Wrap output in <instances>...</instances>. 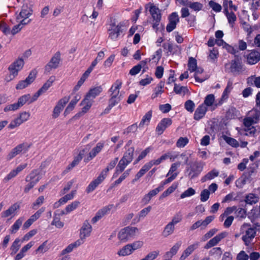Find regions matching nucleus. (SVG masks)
<instances>
[{
    "instance_id": "obj_18",
    "label": "nucleus",
    "mask_w": 260,
    "mask_h": 260,
    "mask_svg": "<svg viewBox=\"0 0 260 260\" xmlns=\"http://www.w3.org/2000/svg\"><path fill=\"white\" fill-rule=\"evenodd\" d=\"M233 89V83L231 81H229L226 88L224 90L221 98L220 99L219 102L215 104V106L221 105L224 101L226 100L229 97V94Z\"/></svg>"
},
{
    "instance_id": "obj_22",
    "label": "nucleus",
    "mask_w": 260,
    "mask_h": 260,
    "mask_svg": "<svg viewBox=\"0 0 260 260\" xmlns=\"http://www.w3.org/2000/svg\"><path fill=\"white\" fill-rule=\"evenodd\" d=\"M93 100L94 99L86 94L85 98L80 104L81 105L84 106L82 108L83 112H87L90 109L94 102Z\"/></svg>"
},
{
    "instance_id": "obj_39",
    "label": "nucleus",
    "mask_w": 260,
    "mask_h": 260,
    "mask_svg": "<svg viewBox=\"0 0 260 260\" xmlns=\"http://www.w3.org/2000/svg\"><path fill=\"white\" fill-rule=\"evenodd\" d=\"M121 81L119 80H116L111 87L109 92L110 93V94L119 93L120 89L121 87Z\"/></svg>"
},
{
    "instance_id": "obj_30",
    "label": "nucleus",
    "mask_w": 260,
    "mask_h": 260,
    "mask_svg": "<svg viewBox=\"0 0 260 260\" xmlns=\"http://www.w3.org/2000/svg\"><path fill=\"white\" fill-rule=\"evenodd\" d=\"M149 11L154 20H157V21H160L161 15L158 8L154 6H151Z\"/></svg>"
},
{
    "instance_id": "obj_1",
    "label": "nucleus",
    "mask_w": 260,
    "mask_h": 260,
    "mask_svg": "<svg viewBox=\"0 0 260 260\" xmlns=\"http://www.w3.org/2000/svg\"><path fill=\"white\" fill-rule=\"evenodd\" d=\"M243 235L242 239L246 246L250 244L256 236V231L254 228H252L251 224L248 223H244L240 228Z\"/></svg>"
},
{
    "instance_id": "obj_56",
    "label": "nucleus",
    "mask_w": 260,
    "mask_h": 260,
    "mask_svg": "<svg viewBox=\"0 0 260 260\" xmlns=\"http://www.w3.org/2000/svg\"><path fill=\"white\" fill-rule=\"evenodd\" d=\"M189 140L186 137H180L176 143V146L179 148H183L188 143Z\"/></svg>"
},
{
    "instance_id": "obj_47",
    "label": "nucleus",
    "mask_w": 260,
    "mask_h": 260,
    "mask_svg": "<svg viewBox=\"0 0 260 260\" xmlns=\"http://www.w3.org/2000/svg\"><path fill=\"white\" fill-rule=\"evenodd\" d=\"M164 87V84L162 83H159L156 88L154 90V92L152 94L151 98L152 99H154L157 97L159 94H161L164 92V90L162 89V88Z\"/></svg>"
},
{
    "instance_id": "obj_64",
    "label": "nucleus",
    "mask_w": 260,
    "mask_h": 260,
    "mask_svg": "<svg viewBox=\"0 0 260 260\" xmlns=\"http://www.w3.org/2000/svg\"><path fill=\"white\" fill-rule=\"evenodd\" d=\"M210 196V191L207 189L203 190L201 192V201L203 202L207 201Z\"/></svg>"
},
{
    "instance_id": "obj_7",
    "label": "nucleus",
    "mask_w": 260,
    "mask_h": 260,
    "mask_svg": "<svg viewBox=\"0 0 260 260\" xmlns=\"http://www.w3.org/2000/svg\"><path fill=\"white\" fill-rule=\"evenodd\" d=\"M61 61V54L59 51L56 52L51 57L50 61L45 67L46 72L49 73L52 70L59 67Z\"/></svg>"
},
{
    "instance_id": "obj_33",
    "label": "nucleus",
    "mask_w": 260,
    "mask_h": 260,
    "mask_svg": "<svg viewBox=\"0 0 260 260\" xmlns=\"http://www.w3.org/2000/svg\"><path fill=\"white\" fill-rule=\"evenodd\" d=\"M152 117V111H149L147 112L145 115L143 117L141 122L139 123V127L141 128L144 125H148Z\"/></svg>"
},
{
    "instance_id": "obj_11",
    "label": "nucleus",
    "mask_w": 260,
    "mask_h": 260,
    "mask_svg": "<svg viewBox=\"0 0 260 260\" xmlns=\"http://www.w3.org/2000/svg\"><path fill=\"white\" fill-rule=\"evenodd\" d=\"M92 231V226L87 220H85L83 225L80 229V239L82 240V244L84 242L85 239L86 237L90 236Z\"/></svg>"
},
{
    "instance_id": "obj_23",
    "label": "nucleus",
    "mask_w": 260,
    "mask_h": 260,
    "mask_svg": "<svg viewBox=\"0 0 260 260\" xmlns=\"http://www.w3.org/2000/svg\"><path fill=\"white\" fill-rule=\"evenodd\" d=\"M151 210L150 206L142 209L139 213V214L133 220L132 223L135 224L139 222L141 219L145 217L150 212Z\"/></svg>"
},
{
    "instance_id": "obj_34",
    "label": "nucleus",
    "mask_w": 260,
    "mask_h": 260,
    "mask_svg": "<svg viewBox=\"0 0 260 260\" xmlns=\"http://www.w3.org/2000/svg\"><path fill=\"white\" fill-rule=\"evenodd\" d=\"M17 21L19 22V23L14 26L12 29L11 30H10V33L13 35L20 31L23 26L28 24V22L26 23L24 20H17Z\"/></svg>"
},
{
    "instance_id": "obj_49",
    "label": "nucleus",
    "mask_w": 260,
    "mask_h": 260,
    "mask_svg": "<svg viewBox=\"0 0 260 260\" xmlns=\"http://www.w3.org/2000/svg\"><path fill=\"white\" fill-rule=\"evenodd\" d=\"M197 68V62L196 59L193 57L189 58L188 63V69L190 72H193L196 70Z\"/></svg>"
},
{
    "instance_id": "obj_55",
    "label": "nucleus",
    "mask_w": 260,
    "mask_h": 260,
    "mask_svg": "<svg viewBox=\"0 0 260 260\" xmlns=\"http://www.w3.org/2000/svg\"><path fill=\"white\" fill-rule=\"evenodd\" d=\"M188 7L194 11H199L202 10L203 6L201 3L199 2H190Z\"/></svg>"
},
{
    "instance_id": "obj_24",
    "label": "nucleus",
    "mask_w": 260,
    "mask_h": 260,
    "mask_svg": "<svg viewBox=\"0 0 260 260\" xmlns=\"http://www.w3.org/2000/svg\"><path fill=\"white\" fill-rule=\"evenodd\" d=\"M260 60V53L257 51H252L247 56L249 64H254Z\"/></svg>"
},
{
    "instance_id": "obj_8",
    "label": "nucleus",
    "mask_w": 260,
    "mask_h": 260,
    "mask_svg": "<svg viewBox=\"0 0 260 260\" xmlns=\"http://www.w3.org/2000/svg\"><path fill=\"white\" fill-rule=\"evenodd\" d=\"M32 9L30 7H29L27 4H24L21 11L16 16V20H24L26 23L28 22V24H29L31 19L28 18L32 15Z\"/></svg>"
},
{
    "instance_id": "obj_32",
    "label": "nucleus",
    "mask_w": 260,
    "mask_h": 260,
    "mask_svg": "<svg viewBox=\"0 0 260 260\" xmlns=\"http://www.w3.org/2000/svg\"><path fill=\"white\" fill-rule=\"evenodd\" d=\"M133 252L130 244H128L120 249L117 252V254L120 256H125L131 254Z\"/></svg>"
},
{
    "instance_id": "obj_20",
    "label": "nucleus",
    "mask_w": 260,
    "mask_h": 260,
    "mask_svg": "<svg viewBox=\"0 0 260 260\" xmlns=\"http://www.w3.org/2000/svg\"><path fill=\"white\" fill-rule=\"evenodd\" d=\"M199 245V242H196L195 243L188 246L183 252L182 255L180 257L179 260H184L198 247Z\"/></svg>"
},
{
    "instance_id": "obj_53",
    "label": "nucleus",
    "mask_w": 260,
    "mask_h": 260,
    "mask_svg": "<svg viewBox=\"0 0 260 260\" xmlns=\"http://www.w3.org/2000/svg\"><path fill=\"white\" fill-rule=\"evenodd\" d=\"M214 101V95L212 94H210L206 96L203 104L206 106H211L213 104Z\"/></svg>"
},
{
    "instance_id": "obj_19",
    "label": "nucleus",
    "mask_w": 260,
    "mask_h": 260,
    "mask_svg": "<svg viewBox=\"0 0 260 260\" xmlns=\"http://www.w3.org/2000/svg\"><path fill=\"white\" fill-rule=\"evenodd\" d=\"M105 177L101 173L96 179L90 182L86 188V191L89 193L94 190L95 188L105 179Z\"/></svg>"
},
{
    "instance_id": "obj_59",
    "label": "nucleus",
    "mask_w": 260,
    "mask_h": 260,
    "mask_svg": "<svg viewBox=\"0 0 260 260\" xmlns=\"http://www.w3.org/2000/svg\"><path fill=\"white\" fill-rule=\"evenodd\" d=\"M195 190L193 189L192 187H189L185 191H184L181 194L180 198L181 199H184L186 197L193 196L195 194Z\"/></svg>"
},
{
    "instance_id": "obj_16",
    "label": "nucleus",
    "mask_w": 260,
    "mask_h": 260,
    "mask_svg": "<svg viewBox=\"0 0 260 260\" xmlns=\"http://www.w3.org/2000/svg\"><path fill=\"white\" fill-rule=\"evenodd\" d=\"M84 150H81L79 152L78 154L74 157L73 161L67 166L66 170L63 171L64 173L68 172L79 164L80 161L83 158V156L84 154Z\"/></svg>"
},
{
    "instance_id": "obj_41",
    "label": "nucleus",
    "mask_w": 260,
    "mask_h": 260,
    "mask_svg": "<svg viewBox=\"0 0 260 260\" xmlns=\"http://www.w3.org/2000/svg\"><path fill=\"white\" fill-rule=\"evenodd\" d=\"M55 77L51 76L47 82L43 85V86L39 90V91L42 93V94L45 93L48 88L52 85L53 82L55 80Z\"/></svg>"
},
{
    "instance_id": "obj_28",
    "label": "nucleus",
    "mask_w": 260,
    "mask_h": 260,
    "mask_svg": "<svg viewBox=\"0 0 260 260\" xmlns=\"http://www.w3.org/2000/svg\"><path fill=\"white\" fill-rule=\"evenodd\" d=\"M20 206L17 204L12 205L7 210L2 213V217L6 218L12 215L16 211L18 210Z\"/></svg>"
},
{
    "instance_id": "obj_5",
    "label": "nucleus",
    "mask_w": 260,
    "mask_h": 260,
    "mask_svg": "<svg viewBox=\"0 0 260 260\" xmlns=\"http://www.w3.org/2000/svg\"><path fill=\"white\" fill-rule=\"evenodd\" d=\"M204 164L201 161H196L190 164L186 169L188 176L190 179L197 177L203 170Z\"/></svg>"
},
{
    "instance_id": "obj_46",
    "label": "nucleus",
    "mask_w": 260,
    "mask_h": 260,
    "mask_svg": "<svg viewBox=\"0 0 260 260\" xmlns=\"http://www.w3.org/2000/svg\"><path fill=\"white\" fill-rule=\"evenodd\" d=\"M20 240L19 238H16L13 242L12 246H11L10 249L11 250V254L13 255L17 253L19 249L21 244L20 243Z\"/></svg>"
},
{
    "instance_id": "obj_42",
    "label": "nucleus",
    "mask_w": 260,
    "mask_h": 260,
    "mask_svg": "<svg viewBox=\"0 0 260 260\" xmlns=\"http://www.w3.org/2000/svg\"><path fill=\"white\" fill-rule=\"evenodd\" d=\"M103 91V88L101 86L94 87L91 88L88 92L87 93L93 99L95 98L96 96L99 95L100 93Z\"/></svg>"
},
{
    "instance_id": "obj_31",
    "label": "nucleus",
    "mask_w": 260,
    "mask_h": 260,
    "mask_svg": "<svg viewBox=\"0 0 260 260\" xmlns=\"http://www.w3.org/2000/svg\"><path fill=\"white\" fill-rule=\"evenodd\" d=\"M151 168L149 167L147 163L145 164L140 170L135 175V178L132 180V182L134 183L135 181L138 180L142 177Z\"/></svg>"
},
{
    "instance_id": "obj_63",
    "label": "nucleus",
    "mask_w": 260,
    "mask_h": 260,
    "mask_svg": "<svg viewBox=\"0 0 260 260\" xmlns=\"http://www.w3.org/2000/svg\"><path fill=\"white\" fill-rule=\"evenodd\" d=\"M80 204V202L79 201H74L72 202L71 204L68 205L66 207V210L67 212H71L73 211L75 209H76Z\"/></svg>"
},
{
    "instance_id": "obj_15",
    "label": "nucleus",
    "mask_w": 260,
    "mask_h": 260,
    "mask_svg": "<svg viewBox=\"0 0 260 260\" xmlns=\"http://www.w3.org/2000/svg\"><path fill=\"white\" fill-rule=\"evenodd\" d=\"M172 123V120L169 118H163L158 124L156 128V132L158 135L162 134L164 131Z\"/></svg>"
},
{
    "instance_id": "obj_2",
    "label": "nucleus",
    "mask_w": 260,
    "mask_h": 260,
    "mask_svg": "<svg viewBox=\"0 0 260 260\" xmlns=\"http://www.w3.org/2000/svg\"><path fill=\"white\" fill-rule=\"evenodd\" d=\"M41 178L42 174L39 170H32L25 178V181L28 183L24 188V192L27 193L39 181Z\"/></svg>"
},
{
    "instance_id": "obj_51",
    "label": "nucleus",
    "mask_w": 260,
    "mask_h": 260,
    "mask_svg": "<svg viewBox=\"0 0 260 260\" xmlns=\"http://www.w3.org/2000/svg\"><path fill=\"white\" fill-rule=\"evenodd\" d=\"M167 155H165V154L161 155L159 158L155 160H151L149 162H147L148 165L150 168H151L154 165H158L162 161L167 159Z\"/></svg>"
},
{
    "instance_id": "obj_54",
    "label": "nucleus",
    "mask_w": 260,
    "mask_h": 260,
    "mask_svg": "<svg viewBox=\"0 0 260 260\" xmlns=\"http://www.w3.org/2000/svg\"><path fill=\"white\" fill-rule=\"evenodd\" d=\"M184 107L187 111L192 113L194 111L195 104L192 101L188 100L185 102Z\"/></svg>"
},
{
    "instance_id": "obj_43",
    "label": "nucleus",
    "mask_w": 260,
    "mask_h": 260,
    "mask_svg": "<svg viewBox=\"0 0 260 260\" xmlns=\"http://www.w3.org/2000/svg\"><path fill=\"white\" fill-rule=\"evenodd\" d=\"M118 158L116 157L113 160L111 161L107 167L104 170H103L101 173L106 177L109 171L110 170L113 169L115 167L118 161Z\"/></svg>"
},
{
    "instance_id": "obj_10",
    "label": "nucleus",
    "mask_w": 260,
    "mask_h": 260,
    "mask_svg": "<svg viewBox=\"0 0 260 260\" xmlns=\"http://www.w3.org/2000/svg\"><path fill=\"white\" fill-rule=\"evenodd\" d=\"M69 96H64L59 100L53 109L52 115L53 118L55 119L59 116L60 112L63 110L66 104L69 101Z\"/></svg>"
},
{
    "instance_id": "obj_45",
    "label": "nucleus",
    "mask_w": 260,
    "mask_h": 260,
    "mask_svg": "<svg viewBox=\"0 0 260 260\" xmlns=\"http://www.w3.org/2000/svg\"><path fill=\"white\" fill-rule=\"evenodd\" d=\"M181 165V162L180 161H176L174 163H173L171 165V167L169 169V171L167 174L166 176L168 177L169 175H174L175 173H178V175L179 174V172H177L178 169L180 167Z\"/></svg>"
},
{
    "instance_id": "obj_35",
    "label": "nucleus",
    "mask_w": 260,
    "mask_h": 260,
    "mask_svg": "<svg viewBox=\"0 0 260 260\" xmlns=\"http://www.w3.org/2000/svg\"><path fill=\"white\" fill-rule=\"evenodd\" d=\"M24 220V218L23 217H20L19 219H18L10 229V232L12 234L16 233L19 229L20 227L22 225Z\"/></svg>"
},
{
    "instance_id": "obj_48",
    "label": "nucleus",
    "mask_w": 260,
    "mask_h": 260,
    "mask_svg": "<svg viewBox=\"0 0 260 260\" xmlns=\"http://www.w3.org/2000/svg\"><path fill=\"white\" fill-rule=\"evenodd\" d=\"M249 117L253 119L255 122H258L259 120L260 111L256 109H253L249 112Z\"/></svg>"
},
{
    "instance_id": "obj_50",
    "label": "nucleus",
    "mask_w": 260,
    "mask_h": 260,
    "mask_svg": "<svg viewBox=\"0 0 260 260\" xmlns=\"http://www.w3.org/2000/svg\"><path fill=\"white\" fill-rule=\"evenodd\" d=\"M224 11L225 12L226 16L228 18L229 23L233 27V23H234L237 18L235 14L233 12L228 13L227 8H224Z\"/></svg>"
},
{
    "instance_id": "obj_57",
    "label": "nucleus",
    "mask_w": 260,
    "mask_h": 260,
    "mask_svg": "<svg viewBox=\"0 0 260 260\" xmlns=\"http://www.w3.org/2000/svg\"><path fill=\"white\" fill-rule=\"evenodd\" d=\"M111 208L109 207H105L102 209L100 210L96 213L95 216L100 219L104 215L108 213Z\"/></svg>"
},
{
    "instance_id": "obj_36",
    "label": "nucleus",
    "mask_w": 260,
    "mask_h": 260,
    "mask_svg": "<svg viewBox=\"0 0 260 260\" xmlns=\"http://www.w3.org/2000/svg\"><path fill=\"white\" fill-rule=\"evenodd\" d=\"M174 91L176 94L181 95H184L189 91L186 86H180L177 84L174 85Z\"/></svg>"
},
{
    "instance_id": "obj_27",
    "label": "nucleus",
    "mask_w": 260,
    "mask_h": 260,
    "mask_svg": "<svg viewBox=\"0 0 260 260\" xmlns=\"http://www.w3.org/2000/svg\"><path fill=\"white\" fill-rule=\"evenodd\" d=\"M82 244V240H77L75 242L69 244L65 249L61 251V255H64L72 251L75 248Z\"/></svg>"
},
{
    "instance_id": "obj_52",
    "label": "nucleus",
    "mask_w": 260,
    "mask_h": 260,
    "mask_svg": "<svg viewBox=\"0 0 260 260\" xmlns=\"http://www.w3.org/2000/svg\"><path fill=\"white\" fill-rule=\"evenodd\" d=\"M30 94H25L24 95L20 98H19L18 100V101L16 103L19 108L22 107L24 105L26 102L28 101L30 99Z\"/></svg>"
},
{
    "instance_id": "obj_61",
    "label": "nucleus",
    "mask_w": 260,
    "mask_h": 260,
    "mask_svg": "<svg viewBox=\"0 0 260 260\" xmlns=\"http://www.w3.org/2000/svg\"><path fill=\"white\" fill-rule=\"evenodd\" d=\"M45 208L44 207L41 208L38 210L34 215H32L29 218V219L34 222L40 217L41 215L45 211Z\"/></svg>"
},
{
    "instance_id": "obj_12",
    "label": "nucleus",
    "mask_w": 260,
    "mask_h": 260,
    "mask_svg": "<svg viewBox=\"0 0 260 260\" xmlns=\"http://www.w3.org/2000/svg\"><path fill=\"white\" fill-rule=\"evenodd\" d=\"M230 72L234 75H237L242 71L241 59L236 57L230 63Z\"/></svg>"
},
{
    "instance_id": "obj_13",
    "label": "nucleus",
    "mask_w": 260,
    "mask_h": 260,
    "mask_svg": "<svg viewBox=\"0 0 260 260\" xmlns=\"http://www.w3.org/2000/svg\"><path fill=\"white\" fill-rule=\"evenodd\" d=\"M36 78V74L31 72L28 77L24 80H21L19 82L16 86L17 89H22L28 86L31 83L34 82Z\"/></svg>"
},
{
    "instance_id": "obj_9",
    "label": "nucleus",
    "mask_w": 260,
    "mask_h": 260,
    "mask_svg": "<svg viewBox=\"0 0 260 260\" xmlns=\"http://www.w3.org/2000/svg\"><path fill=\"white\" fill-rule=\"evenodd\" d=\"M122 24L119 23L116 24L115 22H112L110 25L109 28V37L113 40H116L119 37L120 32L122 31L121 27Z\"/></svg>"
},
{
    "instance_id": "obj_21",
    "label": "nucleus",
    "mask_w": 260,
    "mask_h": 260,
    "mask_svg": "<svg viewBox=\"0 0 260 260\" xmlns=\"http://www.w3.org/2000/svg\"><path fill=\"white\" fill-rule=\"evenodd\" d=\"M207 111V108L204 104L200 105L195 111L193 117L194 119L197 120H199L205 116Z\"/></svg>"
},
{
    "instance_id": "obj_6",
    "label": "nucleus",
    "mask_w": 260,
    "mask_h": 260,
    "mask_svg": "<svg viewBox=\"0 0 260 260\" xmlns=\"http://www.w3.org/2000/svg\"><path fill=\"white\" fill-rule=\"evenodd\" d=\"M31 145L27 143H22L18 144L13 148L7 155V159L10 160L21 153H25L28 150Z\"/></svg>"
},
{
    "instance_id": "obj_40",
    "label": "nucleus",
    "mask_w": 260,
    "mask_h": 260,
    "mask_svg": "<svg viewBox=\"0 0 260 260\" xmlns=\"http://www.w3.org/2000/svg\"><path fill=\"white\" fill-rule=\"evenodd\" d=\"M134 152V148L131 147L125 152L121 158L127 161V162L131 163L133 159Z\"/></svg>"
},
{
    "instance_id": "obj_3",
    "label": "nucleus",
    "mask_w": 260,
    "mask_h": 260,
    "mask_svg": "<svg viewBox=\"0 0 260 260\" xmlns=\"http://www.w3.org/2000/svg\"><path fill=\"white\" fill-rule=\"evenodd\" d=\"M139 230L136 227L127 226L121 229L118 234L119 240L126 242L134 238L138 233Z\"/></svg>"
},
{
    "instance_id": "obj_44",
    "label": "nucleus",
    "mask_w": 260,
    "mask_h": 260,
    "mask_svg": "<svg viewBox=\"0 0 260 260\" xmlns=\"http://www.w3.org/2000/svg\"><path fill=\"white\" fill-rule=\"evenodd\" d=\"M175 230L174 225L171 222L167 224L162 232V235L165 237H167L173 233Z\"/></svg>"
},
{
    "instance_id": "obj_60",
    "label": "nucleus",
    "mask_w": 260,
    "mask_h": 260,
    "mask_svg": "<svg viewBox=\"0 0 260 260\" xmlns=\"http://www.w3.org/2000/svg\"><path fill=\"white\" fill-rule=\"evenodd\" d=\"M45 208L44 207L41 208L38 210L34 215H32L29 218V219L34 222L40 217L41 215L45 211Z\"/></svg>"
},
{
    "instance_id": "obj_14",
    "label": "nucleus",
    "mask_w": 260,
    "mask_h": 260,
    "mask_svg": "<svg viewBox=\"0 0 260 260\" xmlns=\"http://www.w3.org/2000/svg\"><path fill=\"white\" fill-rule=\"evenodd\" d=\"M226 233L225 232L221 233L219 234H218L214 238L210 240L204 246L205 249H209L215 245H216L221 239H223L226 236Z\"/></svg>"
},
{
    "instance_id": "obj_62",
    "label": "nucleus",
    "mask_w": 260,
    "mask_h": 260,
    "mask_svg": "<svg viewBox=\"0 0 260 260\" xmlns=\"http://www.w3.org/2000/svg\"><path fill=\"white\" fill-rule=\"evenodd\" d=\"M80 99V97L79 95H76L74 98L70 102L69 104L67 106L68 110H73L75 106L76 105L77 102Z\"/></svg>"
},
{
    "instance_id": "obj_58",
    "label": "nucleus",
    "mask_w": 260,
    "mask_h": 260,
    "mask_svg": "<svg viewBox=\"0 0 260 260\" xmlns=\"http://www.w3.org/2000/svg\"><path fill=\"white\" fill-rule=\"evenodd\" d=\"M162 47L166 50H167L168 52L173 54L174 53V50L175 48H178V46H173L171 43H165L163 44Z\"/></svg>"
},
{
    "instance_id": "obj_29",
    "label": "nucleus",
    "mask_w": 260,
    "mask_h": 260,
    "mask_svg": "<svg viewBox=\"0 0 260 260\" xmlns=\"http://www.w3.org/2000/svg\"><path fill=\"white\" fill-rule=\"evenodd\" d=\"M219 174V172L218 170L216 169H213L202 178L201 181L202 182H205L208 180H211L217 177Z\"/></svg>"
},
{
    "instance_id": "obj_17",
    "label": "nucleus",
    "mask_w": 260,
    "mask_h": 260,
    "mask_svg": "<svg viewBox=\"0 0 260 260\" xmlns=\"http://www.w3.org/2000/svg\"><path fill=\"white\" fill-rule=\"evenodd\" d=\"M105 145L104 142H99L96 146L94 147L89 153V156L87 157L85 161H89L92 159L96 155L100 153L103 149Z\"/></svg>"
},
{
    "instance_id": "obj_37",
    "label": "nucleus",
    "mask_w": 260,
    "mask_h": 260,
    "mask_svg": "<svg viewBox=\"0 0 260 260\" xmlns=\"http://www.w3.org/2000/svg\"><path fill=\"white\" fill-rule=\"evenodd\" d=\"M120 99H113L111 98L109 100V104L107 108L104 110L103 113L106 114H108L111 109L115 106L116 105L118 104L120 102Z\"/></svg>"
},
{
    "instance_id": "obj_4",
    "label": "nucleus",
    "mask_w": 260,
    "mask_h": 260,
    "mask_svg": "<svg viewBox=\"0 0 260 260\" xmlns=\"http://www.w3.org/2000/svg\"><path fill=\"white\" fill-rule=\"evenodd\" d=\"M24 62L22 58H18L13 63H12L9 67L10 75L6 77L7 82H10L15 78L18 75V73L23 68Z\"/></svg>"
},
{
    "instance_id": "obj_38",
    "label": "nucleus",
    "mask_w": 260,
    "mask_h": 260,
    "mask_svg": "<svg viewBox=\"0 0 260 260\" xmlns=\"http://www.w3.org/2000/svg\"><path fill=\"white\" fill-rule=\"evenodd\" d=\"M258 201V197L253 193H249L245 197V202L246 204L253 205Z\"/></svg>"
},
{
    "instance_id": "obj_25",
    "label": "nucleus",
    "mask_w": 260,
    "mask_h": 260,
    "mask_svg": "<svg viewBox=\"0 0 260 260\" xmlns=\"http://www.w3.org/2000/svg\"><path fill=\"white\" fill-rule=\"evenodd\" d=\"M129 164V162H127V161L121 158L116 168L115 172L113 174V177H117L120 173L124 170L126 167Z\"/></svg>"
},
{
    "instance_id": "obj_26",
    "label": "nucleus",
    "mask_w": 260,
    "mask_h": 260,
    "mask_svg": "<svg viewBox=\"0 0 260 260\" xmlns=\"http://www.w3.org/2000/svg\"><path fill=\"white\" fill-rule=\"evenodd\" d=\"M181 245L182 242L181 241L177 242L170 249V251L166 253V256L168 258L172 257L174 255H175L177 253Z\"/></svg>"
}]
</instances>
